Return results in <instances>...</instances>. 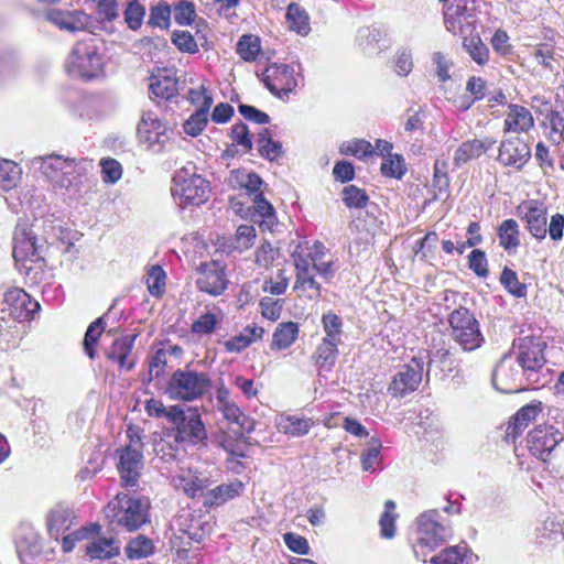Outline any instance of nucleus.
<instances>
[{
    "instance_id": "f257e3e1",
    "label": "nucleus",
    "mask_w": 564,
    "mask_h": 564,
    "mask_svg": "<svg viewBox=\"0 0 564 564\" xmlns=\"http://www.w3.org/2000/svg\"><path fill=\"white\" fill-rule=\"evenodd\" d=\"M513 346L516 349L513 358L531 383V389H539L550 383L552 375L546 367L544 355L546 343L540 337L525 336L519 338Z\"/></svg>"
},
{
    "instance_id": "f03ea898",
    "label": "nucleus",
    "mask_w": 564,
    "mask_h": 564,
    "mask_svg": "<svg viewBox=\"0 0 564 564\" xmlns=\"http://www.w3.org/2000/svg\"><path fill=\"white\" fill-rule=\"evenodd\" d=\"M148 509L149 502L147 499L119 492L106 506L105 516L110 524L122 527L132 532L147 523Z\"/></svg>"
},
{
    "instance_id": "7ed1b4c3",
    "label": "nucleus",
    "mask_w": 564,
    "mask_h": 564,
    "mask_svg": "<svg viewBox=\"0 0 564 564\" xmlns=\"http://www.w3.org/2000/svg\"><path fill=\"white\" fill-rule=\"evenodd\" d=\"M172 181V195L183 208L189 205L199 206L209 197V182L196 173V166L192 163L177 170Z\"/></svg>"
},
{
    "instance_id": "20e7f679",
    "label": "nucleus",
    "mask_w": 564,
    "mask_h": 564,
    "mask_svg": "<svg viewBox=\"0 0 564 564\" xmlns=\"http://www.w3.org/2000/svg\"><path fill=\"white\" fill-rule=\"evenodd\" d=\"M33 164H39L42 174L54 187L69 188L75 186L87 171V161H76L57 154L35 158Z\"/></svg>"
},
{
    "instance_id": "39448f33",
    "label": "nucleus",
    "mask_w": 564,
    "mask_h": 564,
    "mask_svg": "<svg viewBox=\"0 0 564 564\" xmlns=\"http://www.w3.org/2000/svg\"><path fill=\"white\" fill-rule=\"evenodd\" d=\"M44 242L26 221H19L13 232L12 254L20 271L30 274L33 264L43 262Z\"/></svg>"
},
{
    "instance_id": "423d86ee",
    "label": "nucleus",
    "mask_w": 564,
    "mask_h": 564,
    "mask_svg": "<svg viewBox=\"0 0 564 564\" xmlns=\"http://www.w3.org/2000/svg\"><path fill=\"white\" fill-rule=\"evenodd\" d=\"M210 387L212 379L207 372L177 369L171 376L166 391L173 400L195 401L205 395Z\"/></svg>"
},
{
    "instance_id": "0eeeda50",
    "label": "nucleus",
    "mask_w": 564,
    "mask_h": 564,
    "mask_svg": "<svg viewBox=\"0 0 564 564\" xmlns=\"http://www.w3.org/2000/svg\"><path fill=\"white\" fill-rule=\"evenodd\" d=\"M440 511L431 509L421 513L416 519L417 538L416 546H414V555L417 560L426 562V554H420L417 546L427 549L429 552L434 551L452 536L451 528L438 521Z\"/></svg>"
},
{
    "instance_id": "6e6552de",
    "label": "nucleus",
    "mask_w": 564,
    "mask_h": 564,
    "mask_svg": "<svg viewBox=\"0 0 564 564\" xmlns=\"http://www.w3.org/2000/svg\"><path fill=\"white\" fill-rule=\"evenodd\" d=\"M171 423L175 426V443L192 446L207 445V431L197 409L174 410L171 413Z\"/></svg>"
},
{
    "instance_id": "1a4fd4ad",
    "label": "nucleus",
    "mask_w": 564,
    "mask_h": 564,
    "mask_svg": "<svg viewBox=\"0 0 564 564\" xmlns=\"http://www.w3.org/2000/svg\"><path fill=\"white\" fill-rule=\"evenodd\" d=\"M104 61L93 42H78L68 55L65 68L74 77L95 78L102 73Z\"/></svg>"
},
{
    "instance_id": "9d476101",
    "label": "nucleus",
    "mask_w": 564,
    "mask_h": 564,
    "mask_svg": "<svg viewBox=\"0 0 564 564\" xmlns=\"http://www.w3.org/2000/svg\"><path fill=\"white\" fill-rule=\"evenodd\" d=\"M453 339L466 351H473L481 346L484 336L479 323L466 307L454 310L448 316Z\"/></svg>"
},
{
    "instance_id": "9b49d317",
    "label": "nucleus",
    "mask_w": 564,
    "mask_h": 564,
    "mask_svg": "<svg viewBox=\"0 0 564 564\" xmlns=\"http://www.w3.org/2000/svg\"><path fill=\"white\" fill-rule=\"evenodd\" d=\"M523 375L513 356L506 355L494 370L492 384L502 393H517L531 389V383Z\"/></svg>"
},
{
    "instance_id": "f8f14e48",
    "label": "nucleus",
    "mask_w": 564,
    "mask_h": 564,
    "mask_svg": "<svg viewBox=\"0 0 564 564\" xmlns=\"http://www.w3.org/2000/svg\"><path fill=\"white\" fill-rule=\"evenodd\" d=\"M261 80L270 93L280 99L289 97L297 87L295 69L288 64L268 65L261 74Z\"/></svg>"
},
{
    "instance_id": "ddd939ff",
    "label": "nucleus",
    "mask_w": 564,
    "mask_h": 564,
    "mask_svg": "<svg viewBox=\"0 0 564 564\" xmlns=\"http://www.w3.org/2000/svg\"><path fill=\"white\" fill-rule=\"evenodd\" d=\"M564 441V434L553 425H539L528 435V448L536 458L547 462L556 446Z\"/></svg>"
},
{
    "instance_id": "4468645a",
    "label": "nucleus",
    "mask_w": 564,
    "mask_h": 564,
    "mask_svg": "<svg viewBox=\"0 0 564 564\" xmlns=\"http://www.w3.org/2000/svg\"><path fill=\"white\" fill-rule=\"evenodd\" d=\"M424 369V358L413 357L408 365H404L401 370L394 376L389 391L394 397H404L409 392L417 389L422 382Z\"/></svg>"
},
{
    "instance_id": "2eb2a0df",
    "label": "nucleus",
    "mask_w": 564,
    "mask_h": 564,
    "mask_svg": "<svg viewBox=\"0 0 564 564\" xmlns=\"http://www.w3.org/2000/svg\"><path fill=\"white\" fill-rule=\"evenodd\" d=\"M547 209L543 202L531 199L521 203L517 207V214L525 224L529 232L538 240H543L547 235Z\"/></svg>"
},
{
    "instance_id": "dca6fc26",
    "label": "nucleus",
    "mask_w": 564,
    "mask_h": 564,
    "mask_svg": "<svg viewBox=\"0 0 564 564\" xmlns=\"http://www.w3.org/2000/svg\"><path fill=\"white\" fill-rule=\"evenodd\" d=\"M143 456L138 448L128 445L120 454L118 469L121 481L124 487H137L141 469L143 467Z\"/></svg>"
},
{
    "instance_id": "f3484780",
    "label": "nucleus",
    "mask_w": 564,
    "mask_h": 564,
    "mask_svg": "<svg viewBox=\"0 0 564 564\" xmlns=\"http://www.w3.org/2000/svg\"><path fill=\"white\" fill-rule=\"evenodd\" d=\"M530 156L529 145L518 137L503 140L499 147L498 161L506 166L521 169Z\"/></svg>"
},
{
    "instance_id": "a211bd4d",
    "label": "nucleus",
    "mask_w": 564,
    "mask_h": 564,
    "mask_svg": "<svg viewBox=\"0 0 564 564\" xmlns=\"http://www.w3.org/2000/svg\"><path fill=\"white\" fill-rule=\"evenodd\" d=\"M45 18L58 29L72 33L83 31L89 24V17L80 10L50 9L46 11Z\"/></svg>"
},
{
    "instance_id": "6ab92c4d",
    "label": "nucleus",
    "mask_w": 564,
    "mask_h": 564,
    "mask_svg": "<svg viewBox=\"0 0 564 564\" xmlns=\"http://www.w3.org/2000/svg\"><path fill=\"white\" fill-rule=\"evenodd\" d=\"M173 481L176 489L182 490L191 498L205 496L204 492L209 486L207 476L191 468H182Z\"/></svg>"
},
{
    "instance_id": "aec40b11",
    "label": "nucleus",
    "mask_w": 564,
    "mask_h": 564,
    "mask_svg": "<svg viewBox=\"0 0 564 564\" xmlns=\"http://www.w3.org/2000/svg\"><path fill=\"white\" fill-rule=\"evenodd\" d=\"M196 284L202 292L217 296L227 289L226 274L216 264H206L203 267Z\"/></svg>"
},
{
    "instance_id": "412c9836",
    "label": "nucleus",
    "mask_w": 564,
    "mask_h": 564,
    "mask_svg": "<svg viewBox=\"0 0 564 564\" xmlns=\"http://www.w3.org/2000/svg\"><path fill=\"white\" fill-rule=\"evenodd\" d=\"M135 336H123L113 340L107 351V358L119 366L120 370L130 371L135 361L131 358Z\"/></svg>"
},
{
    "instance_id": "4be33fe9",
    "label": "nucleus",
    "mask_w": 564,
    "mask_h": 564,
    "mask_svg": "<svg viewBox=\"0 0 564 564\" xmlns=\"http://www.w3.org/2000/svg\"><path fill=\"white\" fill-rule=\"evenodd\" d=\"M43 550V539L37 531L31 525H23L17 540V552L21 561L25 562L29 558L41 554Z\"/></svg>"
},
{
    "instance_id": "5701e85b",
    "label": "nucleus",
    "mask_w": 564,
    "mask_h": 564,
    "mask_svg": "<svg viewBox=\"0 0 564 564\" xmlns=\"http://www.w3.org/2000/svg\"><path fill=\"white\" fill-rule=\"evenodd\" d=\"M496 143L495 140L486 138L485 140L473 139L464 141L455 151L453 163L460 167L474 159H478L482 153L489 150Z\"/></svg>"
},
{
    "instance_id": "b1692460",
    "label": "nucleus",
    "mask_w": 564,
    "mask_h": 564,
    "mask_svg": "<svg viewBox=\"0 0 564 564\" xmlns=\"http://www.w3.org/2000/svg\"><path fill=\"white\" fill-rule=\"evenodd\" d=\"M296 281L294 290L300 292H308L310 299H317L321 295V285L314 279V269L306 259H301L295 263Z\"/></svg>"
},
{
    "instance_id": "393cba45",
    "label": "nucleus",
    "mask_w": 564,
    "mask_h": 564,
    "mask_svg": "<svg viewBox=\"0 0 564 564\" xmlns=\"http://www.w3.org/2000/svg\"><path fill=\"white\" fill-rule=\"evenodd\" d=\"M534 124L530 110L523 106L510 104L505 119V131L527 132Z\"/></svg>"
},
{
    "instance_id": "a878e982",
    "label": "nucleus",
    "mask_w": 564,
    "mask_h": 564,
    "mask_svg": "<svg viewBox=\"0 0 564 564\" xmlns=\"http://www.w3.org/2000/svg\"><path fill=\"white\" fill-rule=\"evenodd\" d=\"M74 519V511L68 507L57 505L52 508L47 516V530L50 535L58 540L59 535L70 528Z\"/></svg>"
},
{
    "instance_id": "bb28decb",
    "label": "nucleus",
    "mask_w": 564,
    "mask_h": 564,
    "mask_svg": "<svg viewBox=\"0 0 564 564\" xmlns=\"http://www.w3.org/2000/svg\"><path fill=\"white\" fill-rule=\"evenodd\" d=\"M264 335V328L256 324L246 326L238 335L225 340L223 346L226 351L239 354L249 347L252 343L261 339Z\"/></svg>"
},
{
    "instance_id": "cd10ccee",
    "label": "nucleus",
    "mask_w": 564,
    "mask_h": 564,
    "mask_svg": "<svg viewBox=\"0 0 564 564\" xmlns=\"http://www.w3.org/2000/svg\"><path fill=\"white\" fill-rule=\"evenodd\" d=\"M223 417L230 424L236 425L234 432L238 435L249 434L254 430L256 422L250 416L246 415L240 408L231 402L218 409Z\"/></svg>"
},
{
    "instance_id": "c85d7f7f",
    "label": "nucleus",
    "mask_w": 564,
    "mask_h": 564,
    "mask_svg": "<svg viewBox=\"0 0 564 564\" xmlns=\"http://www.w3.org/2000/svg\"><path fill=\"white\" fill-rule=\"evenodd\" d=\"M243 490L241 481H234L230 484H221L205 495L204 506L207 508L218 507L230 499L238 497Z\"/></svg>"
},
{
    "instance_id": "c756f323",
    "label": "nucleus",
    "mask_w": 564,
    "mask_h": 564,
    "mask_svg": "<svg viewBox=\"0 0 564 564\" xmlns=\"http://www.w3.org/2000/svg\"><path fill=\"white\" fill-rule=\"evenodd\" d=\"M542 403H529L522 406L513 416V421L507 427V436L516 440L522 431L532 422L541 412Z\"/></svg>"
},
{
    "instance_id": "7c9ffc66",
    "label": "nucleus",
    "mask_w": 564,
    "mask_h": 564,
    "mask_svg": "<svg viewBox=\"0 0 564 564\" xmlns=\"http://www.w3.org/2000/svg\"><path fill=\"white\" fill-rule=\"evenodd\" d=\"M300 328L295 322L280 323L272 334L270 348L272 350H284L290 348L299 337Z\"/></svg>"
},
{
    "instance_id": "2f4dec72",
    "label": "nucleus",
    "mask_w": 564,
    "mask_h": 564,
    "mask_svg": "<svg viewBox=\"0 0 564 564\" xmlns=\"http://www.w3.org/2000/svg\"><path fill=\"white\" fill-rule=\"evenodd\" d=\"M223 317L221 310L213 306L210 311L200 314L192 324L191 333L199 337L210 335L220 327Z\"/></svg>"
},
{
    "instance_id": "473e14b6",
    "label": "nucleus",
    "mask_w": 564,
    "mask_h": 564,
    "mask_svg": "<svg viewBox=\"0 0 564 564\" xmlns=\"http://www.w3.org/2000/svg\"><path fill=\"white\" fill-rule=\"evenodd\" d=\"M119 541L110 538H98L88 542L85 546V552L90 558L106 560L111 558L119 554Z\"/></svg>"
},
{
    "instance_id": "72a5a7b5",
    "label": "nucleus",
    "mask_w": 564,
    "mask_h": 564,
    "mask_svg": "<svg viewBox=\"0 0 564 564\" xmlns=\"http://www.w3.org/2000/svg\"><path fill=\"white\" fill-rule=\"evenodd\" d=\"M313 425L314 421L312 419L300 417L297 415L281 417L278 422L279 431L293 437L307 434Z\"/></svg>"
},
{
    "instance_id": "f704fd0d",
    "label": "nucleus",
    "mask_w": 564,
    "mask_h": 564,
    "mask_svg": "<svg viewBox=\"0 0 564 564\" xmlns=\"http://www.w3.org/2000/svg\"><path fill=\"white\" fill-rule=\"evenodd\" d=\"M150 91L155 97L169 100L178 93L177 79L170 75H152Z\"/></svg>"
},
{
    "instance_id": "c9c22d12",
    "label": "nucleus",
    "mask_w": 564,
    "mask_h": 564,
    "mask_svg": "<svg viewBox=\"0 0 564 564\" xmlns=\"http://www.w3.org/2000/svg\"><path fill=\"white\" fill-rule=\"evenodd\" d=\"M340 343L324 339L317 346L315 351L316 365L322 370H330L336 362L338 356V345Z\"/></svg>"
},
{
    "instance_id": "e433bc0d",
    "label": "nucleus",
    "mask_w": 564,
    "mask_h": 564,
    "mask_svg": "<svg viewBox=\"0 0 564 564\" xmlns=\"http://www.w3.org/2000/svg\"><path fill=\"white\" fill-rule=\"evenodd\" d=\"M257 143L259 154L269 161H275L283 155L281 142L273 140L268 129L258 133Z\"/></svg>"
},
{
    "instance_id": "4c0bfd02",
    "label": "nucleus",
    "mask_w": 564,
    "mask_h": 564,
    "mask_svg": "<svg viewBox=\"0 0 564 564\" xmlns=\"http://www.w3.org/2000/svg\"><path fill=\"white\" fill-rule=\"evenodd\" d=\"M22 176L20 165L11 160H0V189L8 192L17 187Z\"/></svg>"
},
{
    "instance_id": "58836bf2",
    "label": "nucleus",
    "mask_w": 564,
    "mask_h": 564,
    "mask_svg": "<svg viewBox=\"0 0 564 564\" xmlns=\"http://www.w3.org/2000/svg\"><path fill=\"white\" fill-rule=\"evenodd\" d=\"M519 225L514 219H506L498 228V238L500 246L510 251L517 249L520 245Z\"/></svg>"
},
{
    "instance_id": "ea45409f",
    "label": "nucleus",
    "mask_w": 564,
    "mask_h": 564,
    "mask_svg": "<svg viewBox=\"0 0 564 564\" xmlns=\"http://www.w3.org/2000/svg\"><path fill=\"white\" fill-rule=\"evenodd\" d=\"M463 39V46L470 58L478 65H485L489 59V48L481 41L480 36L478 34H471Z\"/></svg>"
},
{
    "instance_id": "a19ab883",
    "label": "nucleus",
    "mask_w": 564,
    "mask_h": 564,
    "mask_svg": "<svg viewBox=\"0 0 564 564\" xmlns=\"http://www.w3.org/2000/svg\"><path fill=\"white\" fill-rule=\"evenodd\" d=\"M177 443L174 442V436L171 434H154L153 451L163 462H171L176 458Z\"/></svg>"
},
{
    "instance_id": "79ce46f5",
    "label": "nucleus",
    "mask_w": 564,
    "mask_h": 564,
    "mask_svg": "<svg viewBox=\"0 0 564 564\" xmlns=\"http://www.w3.org/2000/svg\"><path fill=\"white\" fill-rule=\"evenodd\" d=\"M468 553H471L468 545L460 543L444 549L438 555L433 556L430 562L431 564H463Z\"/></svg>"
},
{
    "instance_id": "37998d69",
    "label": "nucleus",
    "mask_w": 564,
    "mask_h": 564,
    "mask_svg": "<svg viewBox=\"0 0 564 564\" xmlns=\"http://www.w3.org/2000/svg\"><path fill=\"white\" fill-rule=\"evenodd\" d=\"M154 551V544L145 535H138L130 540L126 546V554L130 560H141L150 556Z\"/></svg>"
},
{
    "instance_id": "c03bdc74",
    "label": "nucleus",
    "mask_w": 564,
    "mask_h": 564,
    "mask_svg": "<svg viewBox=\"0 0 564 564\" xmlns=\"http://www.w3.org/2000/svg\"><path fill=\"white\" fill-rule=\"evenodd\" d=\"M286 19L290 28L299 34L305 35L310 31L308 15L306 11L297 3H291L288 7Z\"/></svg>"
},
{
    "instance_id": "a18cd8bd",
    "label": "nucleus",
    "mask_w": 564,
    "mask_h": 564,
    "mask_svg": "<svg viewBox=\"0 0 564 564\" xmlns=\"http://www.w3.org/2000/svg\"><path fill=\"white\" fill-rule=\"evenodd\" d=\"M104 330H105V316L98 317L95 322H93L88 326V328L86 330L83 345H84V350H85L86 355L90 359H94L96 356L95 346Z\"/></svg>"
},
{
    "instance_id": "49530a36",
    "label": "nucleus",
    "mask_w": 564,
    "mask_h": 564,
    "mask_svg": "<svg viewBox=\"0 0 564 564\" xmlns=\"http://www.w3.org/2000/svg\"><path fill=\"white\" fill-rule=\"evenodd\" d=\"M260 40L252 34L242 35L237 43V53L245 62H253L260 53Z\"/></svg>"
},
{
    "instance_id": "de8ad7c7",
    "label": "nucleus",
    "mask_w": 564,
    "mask_h": 564,
    "mask_svg": "<svg viewBox=\"0 0 564 564\" xmlns=\"http://www.w3.org/2000/svg\"><path fill=\"white\" fill-rule=\"evenodd\" d=\"M340 152L352 155L359 160H366L375 153L373 145L365 139H352L341 144Z\"/></svg>"
},
{
    "instance_id": "09e8293b",
    "label": "nucleus",
    "mask_w": 564,
    "mask_h": 564,
    "mask_svg": "<svg viewBox=\"0 0 564 564\" xmlns=\"http://www.w3.org/2000/svg\"><path fill=\"white\" fill-rule=\"evenodd\" d=\"M500 283L505 286V289L516 297H525L528 293V288L524 283H521L518 279L517 273L509 269L505 268L500 274Z\"/></svg>"
},
{
    "instance_id": "8fccbe9b",
    "label": "nucleus",
    "mask_w": 564,
    "mask_h": 564,
    "mask_svg": "<svg viewBox=\"0 0 564 564\" xmlns=\"http://www.w3.org/2000/svg\"><path fill=\"white\" fill-rule=\"evenodd\" d=\"M324 339L341 343L343 322L341 318L333 312H327L322 316Z\"/></svg>"
},
{
    "instance_id": "3c124183",
    "label": "nucleus",
    "mask_w": 564,
    "mask_h": 564,
    "mask_svg": "<svg viewBox=\"0 0 564 564\" xmlns=\"http://www.w3.org/2000/svg\"><path fill=\"white\" fill-rule=\"evenodd\" d=\"M123 17L128 28L132 31H137L143 23V19L145 17V7L138 0H131L127 4Z\"/></svg>"
},
{
    "instance_id": "603ef678",
    "label": "nucleus",
    "mask_w": 564,
    "mask_h": 564,
    "mask_svg": "<svg viewBox=\"0 0 564 564\" xmlns=\"http://www.w3.org/2000/svg\"><path fill=\"white\" fill-rule=\"evenodd\" d=\"M148 24L153 28L166 30L171 25V7L166 3H158L150 9Z\"/></svg>"
},
{
    "instance_id": "864d4df0",
    "label": "nucleus",
    "mask_w": 564,
    "mask_h": 564,
    "mask_svg": "<svg viewBox=\"0 0 564 564\" xmlns=\"http://www.w3.org/2000/svg\"><path fill=\"white\" fill-rule=\"evenodd\" d=\"M380 171L387 177L400 180L406 172L404 159L399 154H390L382 162Z\"/></svg>"
},
{
    "instance_id": "5fc2aeb1",
    "label": "nucleus",
    "mask_w": 564,
    "mask_h": 564,
    "mask_svg": "<svg viewBox=\"0 0 564 564\" xmlns=\"http://www.w3.org/2000/svg\"><path fill=\"white\" fill-rule=\"evenodd\" d=\"M165 272L160 265H152L147 274L148 291L152 296H160L165 286Z\"/></svg>"
},
{
    "instance_id": "6e6d98bb",
    "label": "nucleus",
    "mask_w": 564,
    "mask_h": 564,
    "mask_svg": "<svg viewBox=\"0 0 564 564\" xmlns=\"http://www.w3.org/2000/svg\"><path fill=\"white\" fill-rule=\"evenodd\" d=\"M343 200L349 208H364L368 204L369 197L364 189L348 185L343 189Z\"/></svg>"
},
{
    "instance_id": "4d7b16f0",
    "label": "nucleus",
    "mask_w": 564,
    "mask_h": 564,
    "mask_svg": "<svg viewBox=\"0 0 564 564\" xmlns=\"http://www.w3.org/2000/svg\"><path fill=\"white\" fill-rule=\"evenodd\" d=\"M171 41L182 53L195 54L198 52L197 41L188 31H173Z\"/></svg>"
},
{
    "instance_id": "13d9d810",
    "label": "nucleus",
    "mask_w": 564,
    "mask_h": 564,
    "mask_svg": "<svg viewBox=\"0 0 564 564\" xmlns=\"http://www.w3.org/2000/svg\"><path fill=\"white\" fill-rule=\"evenodd\" d=\"M173 13L174 21L182 26L192 24L196 17L194 3L187 0H182L175 3Z\"/></svg>"
},
{
    "instance_id": "bf43d9fd",
    "label": "nucleus",
    "mask_w": 564,
    "mask_h": 564,
    "mask_svg": "<svg viewBox=\"0 0 564 564\" xmlns=\"http://www.w3.org/2000/svg\"><path fill=\"white\" fill-rule=\"evenodd\" d=\"M386 510L380 517V528H381V535L386 539H392L395 533V519L397 514L393 513V510L395 509V503L392 500H388L384 505Z\"/></svg>"
},
{
    "instance_id": "052dcab7",
    "label": "nucleus",
    "mask_w": 564,
    "mask_h": 564,
    "mask_svg": "<svg viewBox=\"0 0 564 564\" xmlns=\"http://www.w3.org/2000/svg\"><path fill=\"white\" fill-rule=\"evenodd\" d=\"M208 112L205 110H196L191 117L184 122L183 130L186 134L197 137L204 130L208 122Z\"/></svg>"
},
{
    "instance_id": "680f3d73",
    "label": "nucleus",
    "mask_w": 564,
    "mask_h": 564,
    "mask_svg": "<svg viewBox=\"0 0 564 564\" xmlns=\"http://www.w3.org/2000/svg\"><path fill=\"white\" fill-rule=\"evenodd\" d=\"M448 163L444 159H437L434 163L433 186L437 187L440 194H447L449 177L447 173Z\"/></svg>"
},
{
    "instance_id": "e2e57ef3",
    "label": "nucleus",
    "mask_w": 564,
    "mask_h": 564,
    "mask_svg": "<svg viewBox=\"0 0 564 564\" xmlns=\"http://www.w3.org/2000/svg\"><path fill=\"white\" fill-rule=\"evenodd\" d=\"M532 104L533 107H536V104L544 107V109L541 108L540 111L546 112V119L549 120L551 129L564 132V118L560 111L551 109L549 102L544 101L541 97H533Z\"/></svg>"
},
{
    "instance_id": "0e129e2a",
    "label": "nucleus",
    "mask_w": 564,
    "mask_h": 564,
    "mask_svg": "<svg viewBox=\"0 0 564 564\" xmlns=\"http://www.w3.org/2000/svg\"><path fill=\"white\" fill-rule=\"evenodd\" d=\"M141 141L147 142L149 148L154 152H159L164 144L169 141L170 137L167 133V128L164 126L160 130H152L149 133H138Z\"/></svg>"
},
{
    "instance_id": "69168bd1",
    "label": "nucleus",
    "mask_w": 564,
    "mask_h": 564,
    "mask_svg": "<svg viewBox=\"0 0 564 564\" xmlns=\"http://www.w3.org/2000/svg\"><path fill=\"white\" fill-rule=\"evenodd\" d=\"M230 137L232 141L237 145H240L246 152L252 150L253 143L251 140L250 131L248 129V126L242 121L232 126Z\"/></svg>"
},
{
    "instance_id": "338daca9",
    "label": "nucleus",
    "mask_w": 564,
    "mask_h": 564,
    "mask_svg": "<svg viewBox=\"0 0 564 564\" xmlns=\"http://www.w3.org/2000/svg\"><path fill=\"white\" fill-rule=\"evenodd\" d=\"M259 306L261 308V315L264 318L274 322L279 319L282 313L283 301L264 296L260 300Z\"/></svg>"
},
{
    "instance_id": "774afa93",
    "label": "nucleus",
    "mask_w": 564,
    "mask_h": 564,
    "mask_svg": "<svg viewBox=\"0 0 564 564\" xmlns=\"http://www.w3.org/2000/svg\"><path fill=\"white\" fill-rule=\"evenodd\" d=\"M468 267L479 278H486L489 274L486 254L479 249H474L469 253Z\"/></svg>"
}]
</instances>
